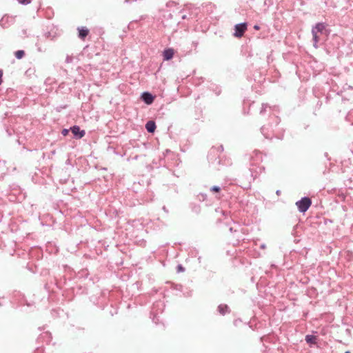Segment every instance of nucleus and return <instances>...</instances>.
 Returning a JSON list of instances; mask_svg holds the SVG:
<instances>
[{
  "label": "nucleus",
  "mask_w": 353,
  "mask_h": 353,
  "mask_svg": "<svg viewBox=\"0 0 353 353\" xmlns=\"http://www.w3.org/2000/svg\"><path fill=\"white\" fill-rule=\"evenodd\" d=\"M79 37L80 39L84 40V39L88 35L89 30L85 27H81L78 28Z\"/></svg>",
  "instance_id": "nucleus-6"
},
{
  "label": "nucleus",
  "mask_w": 353,
  "mask_h": 353,
  "mask_svg": "<svg viewBox=\"0 0 353 353\" xmlns=\"http://www.w3.org/2000/svg\"><path fill=\"white\" fill-rule=\"evenodd\" d=\"M14 55L17 59H21L25 56V52L23 50H19L14 52Z\"/></svg>",
  "instance_id": "nucleus-11"
},
{
  "label": "nucleus",
  "mask_w": 353,
  "mask_h": 353,
  "mask_svg": "<svg viewBox=\"0 0 353 353\" xmlns=\"http://www.w3.org/2000/svg\"><path fill=\"white\" fill-rule=\"evenodd\" d=\"M18 1L21 4H28L31 2V0H18Z\"/></svg>",
  "instance_id": "nucleus-12"
},
{
  "label": "nucleus",
  "mask_w": 353,
  "mask_h": 353,
  "mask_svg": "<svg viewBox=\"0 0 353 353\" xmlns=\"http://www.w3.org/2000/svg\"><path fill=\"white\" fill-rule=\"evenodd\" d=\"M247 30V25L246 23H239L235 26V32L234 35L236 37L240 38L241 37L245 30Z\"/></svg>",
  "instance_id": "nucleus-3"
},
{
  "label": "nucleus",
  "mask_w": 353,
  "mask_h": 353,
  "mask_svg": "<svg viewBox=\"0 0 353 353\" xmlns=\"http://www.w3.org/2000/svg\"><path fill=\"white\" fill-rule=\"evenodd\" d=\"M174 54V51L172 48H168L163 51L164 60H170Z\"/></svg>",
  "instance_id": "nucleus-5"
},
{
  "label": "nucleus",
  "mask_w": 353,
  "mask_h": 353,
  "mask_svg": "<svg viewBox=\"0 0 353 353\" xmlns=\"http://www.w3.org/2000/svg\"><path fill=\"white\" fill-rule=\"evenodd\" d=\"M68 132H69V130H67V129H63V130H62V132H61V133H62V134H63V136H66V135L68 134Z\"/></svg>",
  "instance_id": "nucleus-14"
},
{
  "label": "nucleus",
  "mask_w": 353,
  "mask_h": 353,
  "mask_svg": "<svg viewBox=\"0 0 353 353\" xmlns=\"http://www.w3.org/2000/svg\"><path fill=\"white\" fill-rule=\"evenodd\" d=\"M305 341L310 345H315L316 344L317 336L314 335H306Z\"/></svg>",
  "instance_id": "nucleus-8"
},
{
  "label": "nucleus",
  "mask_w": 353,
  "mask_h": 353,
  "mask_svg": "<svg viewBox=\"0 0 353 353\" xmlns=\"http://www.w3.org/2000/svg\"><path fill=\"white\" fill-rule=\"evenodd\" d=\"M145 128L149 132H154L156 129L155 123L152 121L147 122Z\"/></svg>",
  "instance_id": "nucleus-9"
},
{
  "label": "nucleus",
  "mask_w": 353,
  "mask_h": 353,
  "mask_svg": "<svg viewBox=\"0 0 353 353\" xmlns=\"http://www.w3.org/2000/svg\"><path fill=\"white\" fill-rule=\"evenodd\" d=\"M211 190L213 191V192H219L220 191V188L218 187V186H213L211 188Z\"/></svg>",
  "instance_id": "nucleus-13"
},
{
  "label": "nucleus",
  "mask_w": 353,
  "mask_h": 353,
  "mask_svg": "<svg viewBox=\"0 0 353 353\" xmlns=\"http://www.w3.org/2000/svg\"><path fill=\"white\" fill-rule=\"evenodd\" d=\"M70 130H71L72 134L79 139L82 138L85 134V131L81 130L80 128L77 125H74V126L70 128Z\"/></svg>",
  "instance_id": "nucleus-4"
},
{
  "label": "nucleus",
  "mask_w": 353,
  "mask_h": 353,
  "mask_svg": "<svg viewBox=\"0 0 353 353\" xmlns=\"http://www.w3.org/2000/svg\"><path fill=\"white\" fill-rule=\"evenodd\" d=\"M1 77H2V72L0 71V84L1 83Z\"/></svg>",
  "instance_id": "nucleus-16"
},
{
  "label": "nucleus",
  "mask_w": 353,
  "mask_h": 353,
  "mask_svg": "<svg viewBox=\"0 0 353 353\" xmlns=\"http://www.w3.org/2000/svg\"><path fill=\"white\" fill-rule=\"evenodd\" d=\"M254 28L255 30H259V28H259V26L255 25V26H254Z\"/></svg>",
  "instance_id": "nucleus-15"
},
{
  "label": "nucleus",
  "mask_w": 353,
  "mask_h": 353,
  "mask_svg": "<svg viewBox=\"0 0 353 353\" xmlns=\"http://www.w3.org/2000/svg\"><path fill=\"white\" fill-rule=\"evenodd\" d=\"M218 308H219V311L220 314H221L222 315L225 314L228 312V310H229L227 305H223V304L220 305Z\"/></svg>",
  "instance_id": "nucleus-10"
},
{
  "label": "nucleus",
  "mask_w": 353,
  "mask_h": 353,
  "mask_svg": "<svg viewBox=\"0 0 353 353\" xmlns=\"http://www.w3.org/2000/svg\"><path fill=\"white\" fill-rule=\"evenodd\" d=\"M312 204L311 199L308 197L302 198L300 201L296 203L299 210L301 212H305L310 207Z\"/></svg>",
  "instance_id": "nucleus-2"
},
{
  "label": "nucleus",
  "mask_w": 353,
  "mask_h": 353,
  "mask_svg": "<svg viewBox=\"0 0 353 353\" xmlns=\"http://www.w3.org/2000/svg\"><path fill=\"white\" fill-rule=\"evenodd\" d=\"M142 99L148 105L151 104L154 101V97L148 92H144L142 94Z\"/></svg>",
  "instance_id": "nucleus-7"
},
{
  "label": "nucleus",
  "mask_w": 353,
  "mask_h": 353,
  "mask_svg": "<svg viewBox=\"0 0 353 353\" xmlns=\"http://www.w3.org/2000/svg\"><path fill=\"white\" fill-rule=\"evenodd\" d=\"M324 32H326V30L325 25L323 23H318L312 28V33L313 36L314 46L315 48H317V43L321 40V35L323 34Z\"/></svg>",
  "instance_id": "nucleus-1"
}]
</instances>
